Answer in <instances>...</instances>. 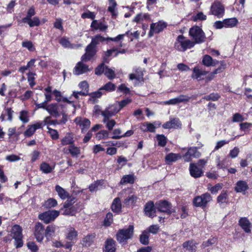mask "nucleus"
Here are the masks:
<instances>
[{
  "label": "nucleus",
  "mask_w": 252,
  "mask_h": 252,
  "mask_svg": "<svg viewBox=\"0 0 252 252\" xmlns=\"http://www.w3.org/2000/svg\"><path fill=\"white\" fill-rule=\"evenodd\" d=\"M105 40L106 38L100 35H97L93 37L91 43L86 47L85 54L82 56V61H90L96 53V45Z\"/></svg>",
  "instance_id": "1"
},
{
  "label": "nucleus",
  "mask_w": 252,
  "mask_h": 252,
  "mask_svg": "<svg viewBox=\"0 0 252 252\" xmlns=\"http://www.w3.org/2000/svg\"><path fill=\"white\" fill-rule=\"evenodd\" d=\"M194 46V42L187 39L183 35H179L174 43L175 48L180 52H185Z\"/></svg>",
  "instance_id": "2"
},
{
  "label": "nucleus",
  "mask_w": 252,
  "mask_h": 252,
  "mask_svg": "<svg viewBox=\"0 0 252 252\" xmlns=\"http://www.w3.org/2000/svg\"><path fill=\"white\" fill-rule=\"evenodd\" d=\"M189 36L193 39L194 45L200 44L205 41L206 36L202 30L198 26H194L189 31Z\"/></svg>",
  "instance_id": "3"
},
{
  "label": "nucleus",
  "mask_w": 252,
  "mask_h": 252,
  "mask_svg": "<svg viewBox=\"0 0 252 252\" xmlns=\"http://www.w3.org/2000/svg\"><path fill=\"white\" fill-rule=\"evenodd\" d=\"M133 230L134 226L132 225H129L127 228L119 230L116 235L117 240L122 243L130 239L133 236Z\"/></svg>",
  "instance_id": "4"
},
{
  "label": "nucleus",
  "mask_w": 252,
  "mask_h": 252,
  "mask_svg": "<svg viewBox=\"0 0 252 252\" xmlns=\"http://www.w3.org/2000/svg\"><path fill=\"white\" fill-rule=\"evenodd\" d=\"M22 228L18 225H14L11 230V236L14 239V245L16 248H21L23 245Z\"/></svg>",
  "instance_id": "5"
},
{
  "label": "nucleus",
  "mask_w": 252,
  "mask_h": 252,
  "mask_svg": "<svg viewBox=\"0 0 252 252\" xmlns=\"http://www.w3.org/2000/svg\"><path fill=\"white\" fill-rule=\"evenodd\" d=\"M212 200L210 194L206 192L201 195L195 197L193 200V205L198 207L205 208L207 204Z\"/></svg>",
  "instance_id": "6"
},
{
  "label": "nucleus",
  "mask_w": 252,
  "mask_h": 252,
  "mask_svg": "<svg viewBox=\"0 0 252 252\" xmlns=\"http://www.w3.org/2000/svg\"><path fill=\"white\" fill-rule=\"evenodd\" d=\"M224 14V8L223 5L219 1H215L211 6L209 14L220 18L223 17Z\"/></svg>",
  "instance_id": "7"
},
{
  "label": "nucleus",
  "mask_w": 252,
  "mask_h": 252,
  "mask_svg": "<svg viewBox=\"0 0 252 252\" xmlns=\"http://www.w3.org/2000/svg\"><path fill=\"white\" fill-rule=\"evenodd\" d=\"M156 208L159 212L165 213L168 215L174 212V210L172 208L171 204L163 200H160L156 203Z\"/></svg>",
  "instance_id": "8"
},
{
  "label": "nucleus",
  "mask_w": 252,
  "mask_h": 252,
  "mask_svg": "<svg viewBox=\"0 0 252 252\" xmlns=\"http://www.w3.org/2000/svg\"><path fill=\"white\" fill-rule=\"evenodd\" d=\"M60 212L56 210H51L46 211L43 213L40 214L38 218L40 220H43L45 223H49L53 221L57 217L59 216Z\"/></svg>",
  "instance_id": "9"
},
{
  "label": "nucleus",
  "mask_w": 252,
  "mask_h": 252,
  "mask_svg": "<svg viewBox=\"0 0 252 252\" xmlns=\"http://www.w3.org/2000/svg\"><path fill=\"white\" fill-rule=\"evenodd\" d=\"M167 27V24L164 21H159L156 23H153L150 25V30L148 33L150 37H152L155 33L161 32Z\"/></svg>",
  "instance_id": "10"
},
{
  "label": "nucleus",
  "mask_w": 252,
  "mask_h": 252,
  "mask_svg": "<svg viewBox=\"0 0 252 252\" xmlns=\"http://www.w3.org/2000/svg\"><path fill=\"white\" fill-rule=\"evenodd\" d=\"M156 204L152 201H149L144 206V211L146 216L153 218L156 216Z\"/></svg>",
  "instance_id": "11"
},
{
  "label": "nucleus",
  "mask_w": 252,
  "mask_h": 252,
  "mask_svg": "<svg viewBox=\"0 0 252 252\" xmlns=\"http://www.w3.org/2000/svg\"><path fill=\"white\" fill-rule=\"evenodd\" d=\"M34 236L38 242H41L42 241L43 238L45 236V228L42 223L37 222L35 226Z\"/></svg>",
  "instance_id": "12"
},
{
  "label": "nucleus",
  "mask_w": 252,
  "mask_h": 252,
  "mask_svg": "<svg viewBox=\"0 0 252 252\" xmlns=\"http://www.w3.org/2000/svg\"><path fill=\"white\" fill-rule=\"evenodd\" d=\"M74 122L79 125L81 129L82 132H84L88 129L91 126L90 121L86 118H82L78 117L74 120Z\"/></svg>",
  "instance_id": "13"
},
{
  "label": "nucleus",
  "mask_w": 252,
  "mask_h": 252,
  "mask_svg": "<svg viewBox=\"0 0 252 252\" xmlns=\"http://www.w3.org/2000/svg\"><path fill=\"white\" fill-rule=\"evenodd\" d=\"M182 124L178 118H173L164 123L162 125V127L165 129L172 128H180Z\"/></svg>",
  "instance_id": "14"
},
{
  "label": "nucleus",
  "mask_w": 252,
  "mask_h": 252,
  "mask_svg": "<svg viewBox=\"0 0 252 252\" xmlns=\"http://www.w3.org/2000/svg\"><path fill=\"white\" fill-rule=\"evenodd\" d=\"M82 61L78 62L73 69V73L75 75H80L87 72L89 70L88 66L84 64Z\"/></svg>",
  "instance_id": "15"
},
{
  "label": "nucleus",
  "mask_w": 252,
  "mask_h": 252,
  "mask_svg": "<svg viewBox=\"0 0 252 252\" xmlns=\"http://www.w3.org/2000/svg\"><path fill=\"white\" fill-rule=\"evenodd\" d=\"M63 107V105H58L57 104H51L48 105L46 108V110L52 116L54 117H58L60 115L59 112V107Z\"/></svg>",
  "instance_id": "16"
},
{
  "label": "nucleus",
  "mask_w": 252,
  "mask_h": 252,
  "mask_svg": "<svg viewBox=\"0 0 252 252\" xmlns=\"http://www.w3.org/2000/svg\"><path fill=\"white\" fill-rule=\"evenodd\" d=\"M144 70L140 67H134L129 75V79H143Z\"/></svg>",
  "instance_id": "17"
},
{
  "label": "nucleus",
  "mask_w": 252,
  "mask_h": 252,
  "mask_svg": "<svg viewBox=\"0 0 252 252\" xmlns=\"http://www.w3.org/2000/svg\"><path fill=\"white\" fill-rule=\"evenodd\" d=\"M189 172L190 175L195 178L200 177L203 173L202 170L194 163L190 164Z\"/></svg>",
  "instance_id": "18"
},
{
  "label": "nucleus",
  "mask_w": 252,
  "mask_h": 252,
  "mask_svg": "<svg viewBox=\"0 0 252 252\" xmlns=\"http://www.w3.org/2000/svg\"><path fill=\"white\" fill-rule=\"evenodd\" d=\"M81 206H82V204H77L71 207H63L64 209L63 214L65 216H73L75 215L78 210H81L82 209V207L79 208Z\"/></svg>",
  "instance_id": "19"
},
{
  "label": "nucleus",
  "mask_w": 252,
  "mask_h": 252,
  "mask_svg": "<svg viewBox=\"0 0 252 252\" xmlns=\"http://www.w3.org/2000/svg\"><path fill=\"white\" fill-rule=\"evenodd\" d=\"M91 27L93 30H99L101 32L105 31L108 26L103 22H99L96 20H94L91 23Z\"/></svg>",
  "instance_id": "20"
},
{
  "label": "nucleus",
  "mask_w": 252,
  "mask_h": 252,
  "mask_svg": "<svg viewBox=\"0 0 252 252\" xmlns=\"http://www.w3.org/2000/svg\"><path fill=\"white\" fill-rule=\"evenodd\" d=\"M202 62V64L207 67L215 66L219 63L218 61L213 60L210 56L208 55L203 56Z\"/></svg>",
  "instance_id": "21"
},
{
  "label": "nucleus",
  "mask_w": 252,
  "mask_h": 252,
  "mask_svg": "<svg viewBox=\"0 0 252 252\" xmlns=\"http://www.w3.org/2000/svg\"><path fill=\"white\" fill-rule=\"evenodd\" d=\"M201 155V154L197 150L196 147H190L189 149L188 152L184 156L185 160L188 161L189 160L190 156H192L194 158H199Z\"/></svg>",
  "instance_id": "22"
},
{
  "label": "nucleus",
  "mask_w": 252,
  "mask_h": 252,
  "mask_svg": "<svg viewBox=\"0 0 252 252\" xmlns=\"http://www.w3.org/2000/svg\"><path fill=\"white\" fill-rule=\"evenodd\" d=\"M198 244V243L191 240L184 242L183 244V247L189 252H195Z\"/></svg>",
  "instance_id": "23"
},
{
  "label": "nucleus",
  "mask_w": 252,
  "mask_h": 252,
  "mask_svg": "<svg viewBox=\"0 0 252 252\" xmlns=\"http://www.w3.org/2000/svg\"><path fill=\"white\" fill-rule=\"evenodd\" d=\"M249 189L248 185L245 181H239L236 184L235 190L237 192H245Z\"/></svg>",
  "instance_id": "24"
},
{
  "label": "nucleus",
  "mask_w": 252,
  "mask_h": 252,
  "mask_svg": "<svg viewBox=\"0 0 252 252\" xmlns=\"http://www.w3.org/2000/svg\"><path fill=\"white\" fill-rule=\"evenodd\" d=\"M217 202L220 206L223 207L228 201V196L226 191L222 190L217 198Z\"/></svg>",
  "instance_id": "25"
},
{
  "label": "nucleus",
  "mask_w": 252,
  "mask_h": 252,
  "mask_svg": "<svg viewBox=\"0 0 252 252\" xmlns=\"http://www.w3.org/2000/svg\"><path fill=\"white\" fill-rule=\"evenodd\" d=\"M111 209L113 212L120 213L122 209V203L119 197L115 198L112 203Z\"/></svg>",
  "instance_id": "26"
},
{
  "label": "nucleus",
  "mask_w": 252,
  "mask_h": 252,
  "mask_svg": "<svg viewBox=\"0 0 252 252\" xmlns=\"http://www.w3.org/2000/svg\"><path fill=\"white\" fill-rule=\"evenodd\" d=\"M239 225L246 233L251 232V223L246 218H243L239 220Z\"/></svg>",
  "instance_id": "27"
},
{
  "label": "nucleus",
  "mask_w": 252,
  "mask_h": 252,
  "mask_svg": "<svg viewBox=\"0 0 252 252\" xmlns=\"http://www.w3.org/2000/svg\"><path fill=\"white\" fill-rule=\"evenodd\" d=\"M66 238L72 242H76L78 236V232L73 227H70L67 230Z\"/></svg>",
  "instance_id": "28"
},
{
  "label": "nucleus",
  "mask_w": 252,
  "mask_h": 252,
  "mask_svg": "<svg viewBox=\"0 0 252 252\" xmlns=\"http://www.w3.org/2000/svg\"><path fill=\"white\" fill-rule=\"evenodd\" d=\"M208 72L205 71L200 66H195L193 69L192 76L196 78H199L206 75Z\"/></svg>",
  "instance_id": "29"
},
{
  "label": "nucleus",
  "mask_w": 252,
  "mask_h": 252,
  "mask_svg": "<svg viewBox=\"0 0 252 252\" xmlns=\"http://www.w3.org/2000/svg\"><path fill=\"white\" fill-rule=\"evenodd\" d=\"M56 226L53 224L47 226L45 229V236L48 241H49L52 236L54 234Z\"/></svg>",
  "instance_id": "30"
},
{
  "label": "nucleus",
  "mask_w": 252,
  "mask_h": 252,
  "mask_svg": "<svg viewBox=\"0 0 252 252\" xmlns=\"http://www.w3.org/2000/svg\"><path fill=\"white\" fill-rule=\"evenodd\" d=\"M224 25L225 28H232L236 27L239 23L238 20L236 18H231L225 19Z\"/></svg>",
  "instance_id": "31"
},
{
  "label": "nucleus",
  "mask_w": 252,
  "mask_h": 252,
  "mask_svg": "<svg viewBox=\"0 0 252 252\" xmlns=\"http://www.w3.org/2000/svg\"><path fill=\"white\" fill-rule=\"evenodd\" d=\"M55 189L60 197L63 200L67 198L69 196V193L59 185L56 186Z\"/></svg>",
  "instance_id": "32"
},
{
  "label": "nucleus",
  "mask_w": 252,
  "mask_h": 252,
  "mask_svg": "<svg viewBox=\"0 0 252 252\" xmlns=\"http://www.w3.org/2000/svg\"><path fill=\"white\" fill-rule=\"evenodd\" d=\"M23 21L24 23H27L30 27H33L39 26L40 24V20L37 17H34L33 18H23Z\"/></svg>",
  "instance_id": "33"
},
{
  "label": "nucleus",
  "mask_w": 252,
  "mask_h": 252,
  "mask_svg": "<svg viewBox=\"0 0 252 252\" xmlns=\"http://www.w3.org/2000/svg\"><path fill=\"white\" fill-rule=\"evenodd\" d=\"M105 250L106 252H115V242L112 239H107L105 242Z\"/></svg>",
  "instance_id": "34"
},
{
  "label": "nucleus",
  "mask_w": 252,
  "mask_h": 252,
  "mask_svg": "<svg viewBox=\"0 0 252 252\" xmlns=\"http://www.w3.org/2000/svg\"><path fill=\"white\" fill-rule=\"evenodd\" d=\"M95 237L94 234H89L84 237L82 240V244L83 246L89 247L94 242V239Z\"/></svg>",
  "instance_id": "35"
},
{
  "label": "nucleus",
  "mask_w": 252,
  "mask_h": 252,
  "mask_svg": "<svg viewBox=\"0 0 252 252\" xmlns=\"http://www.w3.org/2000/svg\"><path fill=\"white\" fill-rule=\"evenodd\" d=\"M181 156L180 154L174 153H170L167 155L165 158V160L168 164L172 162L177 161L178 159L181 158Z\"/></svg>",
  "instance_id": "36"
},
{
  "label": "nucleus",
  "mask_w": 252,
  "mask_h": 252,
  "mask_svg": "<svg viewBox=\"0 0 252 252\" xmlns=\"http://www.w3.org/2000/svg\"><path fill=\"white\" fill-rule=\"evenodd\" d=\"M40 169L43 173L48 174L53 171L54 167L51 166L48 163L45 162H43L40 165Z\"/></svg>",
  "instance_id": "37"
},
{
  "label": "nucleus",
  "mask_w": 252,
  "mask_h": 252,
  "mask_svg": "<svg viewBox=\"0 0 252 252\" xmlns=\"http://www.w3.org/2000/svg\"><path fill=\"white\" fill-rule=\"evenodd\" d=\"M68 151L73 157H77L80 154V148L75 146L73 144L69 146Z\"/></svg>",
  "instance_id": "38"
},
{
  "label": "nucleus",
  "mask_w": 252,
  "mask_h": 252,
  "mask_svg": "<svg viewBox=\"0 0 252 252\" xmlns=\"http://www.w3.org/2000/svg\"><path fill=\"white\" fill-rule=\"evenodd\" d=\"M149 235L148 234V232L145 230L140 236V242L143 245H148L149 242Z\"/></svg>",
  "instance_id": "39"
},
{
  "label": "nucleus",
  "mask_w": 252,
  "mask_h": 252,
  "mask_svg": "<svg viewBox=\"0 0 252 252\" xmlns=\"http://www.w3.org/2000/svg\"><path fill=\"white\" fill-rule=\"evenodd\" d=\"M57 201L55 199L50 198L44 202L43 206L46 208H51L57 206Z\"/></svg>",
  "instance_id": "40"
},
{
  "label": "nucleus",
  "mask_w": 252,
  "mask_h": 252,
  "mask_svg": "<svg viewBox=\"0 0 252 252\" xmlns=\"http://www.w3.org/2000/svg\"><path fill=\"white\" fill-rule=\"evenodd\" d=\"M73 138L70 134L66 135L61 141L62 145L64 146L66 145H73L74 143Z\"/></svg>",
  "instance_id": "41"
},
{
  "label": "nucleus",
  "mask_w": 252,
  "mask_h": 252,
  "mask_svg": "<svg viewBox=\"0 0 252 252\" xmlns=\"http://www.w3.org/2000/svg\"><path fill=\"white\" fill-rule=\"evenodd\" d=\"M137 197L134 194L128 195L124 201V203L126 205L134 204L136 202Z\"/></svg>",
  "instance_id": "42"
},
{
  "label": "nucleus",
  "mask_w": 252,
  "mask_h": 252,
  "mask_svg": "<svg viewBox=\"0 0 252 252\" xmlns=\"http://www.w3.org/2000/svg\"><path fill=\"white\" fill-rule=\"evenodd\" d=\"M103 122L106 124V127L109 130H112L116 124V122L113 119H103Z\"/></svg>",
  "instance_id": "43"
},
{
  "label": "nucleus",
  "mask_w": 252,
  "mask_h": 252,
  "mask_svg": "<svg viewBox=\"0 0 252 252\" xmlns=\"http://www.w3.org/2000/svg\"><path fill=\"white\" fill-rule=\"evenodd\" d=\"M134 177L133 175H127L124 176L121 180V184H125L127 183L132 184L134 182Z\"/></svg>",
  "instance_id": "44"
},
{
  "label": "nucleus",
  "mask_w": 252,
  "mask_h": 252,
  "mask_svg": "<svg viewBox=\"0 0 252 252\" xmlns=\"http://www.w3.org/2000/svg\"><path fill=\"white\" fill-rule=\"evenodd\" d=\"M220 97V95L218 93H211L208 95L205 96L202 98V99L208 101H217Z\"/></svg>",
  "instance_id": "45"
},
{
  "label": "nucleus",
  "mask_w": 252,
  "mask_h": 252,
  "mask_svg": "<svg viewBox=\"0 0 252 252\" xmlns=\"http://www.w3.org/2000/svg\"><path fill=\"white\" fill-rule=\"evenodd\" d=\"M225 64L223 62H221L220 66L215 69L213 72H211L210 74V76L213 78L216 77L217 76L215 75L222 72L223 69L225 68Z\"/></svg>",
  "instance_id": "46"
},
{
  "label": "nucleus",
  "mask_w": 252,
  "mask_h": 252,
  "mask_svg": "<svg viewBox=\"0 0 252 252\" xmlns=\"http://www.w3.org/2000/svg\"><path fill=\"white\" fill-rule=\"evenodd\" d=\"M23 47L27 48L30 51H34L35 50L34 46L31 41L26 40L22 43Z\"/></svg>",
  "instance_id": "47"
},
{
  "label": "nucleus",
  "mask_w": 252,
  "mask_h": 252,
  "mask_svg": "<svg viewBox=\"0 0 252 252\" xmlns=\"http://www.w3.org/2000/svg\"><path fill=\"white\" fill-rule=\"evenodd\" d=\"M115 88L116 86L115 84L112 83L111 82H108L101 88H100V90H102V91H106L108 92H111L114 91Z\"/></svg>",
  "instance_id": "48"
},
{
  "label": "nucleus",
  "mask_w": 252,
  "mask_h": 252,
  "mask_svg": "<svg viewBox=\"0 0 252 252\" xmlns=\"http://www.w3.org/2000/svg\"><path fill=\"white\" fill-rule=\"evenodd\" d=\"M157 139L158 141V145L164 147L166 145L167 143V138L164 135H158Z\"/></svg>",
  "instance_id": "49"
},
{
  "label": "nucleus",
  "mask_w": 252,
  "mask_h": 252,
  "mask_svg": "<svg viewBox=\"0 0 252 252\" xmlns=\"http://www.w3.org/2000/svg\"><path fill=\"white\" fill-rule=\"evenodd\" d=\"M114 115V113L111 110H110L108 107L101 112V115L104 117L103 119H110V118Z\"/></svg>",
  "instance_id": "50"
},
{
  "label": "nucleus",
  "mask_w": 252,
  "mask_h": 252,
  "mask_svg": "<svg viewBox=\"0 0 252 252\" xmlns=\"http://www.w3.org/2000/svg\"><path fill=\"white\" fill-rule=\"evenodd\" d=\"M114 115V113L111 110H110L108 107L101 112V115L104 117L103 119H110V118Z\"/></svg>",
  "instance_id": "51"
},
{
  "label": "nucleus",
  "mask_w": 252,
  "mask_h": 252,
  "mask_svg": "<svg viewBox=\"0 0 252 252\" xmlns=\"http://www.w3.org/2000/svg\"><path fill=\"white\" fill-rule=\"evenodd\" d=\"M104 74L109 79H113L115 77L114 70L111 68H108L107 66H105Z\"/></svg>",
  "instance_id": "52"
},
{
  "label": "nucleus",
  "mask_w": 252,
  "mask_h": 252,
  "mask_svg": "<svg viewBox=\"0 0 252 252\" xmlns=\"http://www.w3.org/2000/svg\"><path fill=\"white\" fill-rule=\"evenodd\" d=\"M113 222V214L109 212L106 214V218L104 221V224L105 226L110 225Z\"/></svg>",
  "instance_id": "53"
},
{
  "label": "nucleus",
  "mask_w": 252,
  "mask_h": 252,
  "mask_svg": "<svg viewBox=\"0 0 252 252\" xmlns=\"http://www.w3.org/2000/svg\"><path fill=\"white\" fill-rule=\"evenodd\" d=\"M79 88L82 90V92H87V95L89 94V84L88 82L84 80L80 82L79 84Z\"/></svg>",
  "instance_id": "54"
},
{
  "label": "nucleus",
  "mask_w": 252,
  "mask_h": 252,
  "mask_svg": "<svg viewBox=\"0 0 252 252\" xmlns=\"http://www.w3.org/2000/svg\"><path fill=\"white\" fill-rule=\"evenodd\" d=\"M129 31L126 32L125 33L122 34H119L116 37H107L106 40H110L113 41H118L122 40L126 35H128Z\"/></svg>",
  "instance_id": "55"
},
{
  "label": "nucleus",
  "mask_w": 252,
  "mask_h": 252,
  "mask_svg": "<svg viewBox=\"0 0 252 252\" xmlns=\"http://www.w3.org/2000/svg\"><path fill=\"white\" fill-rule=\"evenodd\" d=\"M117 92H122L126 95L130 94V93L129 89L127 88L125 84H121L120 85L118 88Z\"/></svg>",
  "instance_id": "56"
},
{
  "label": "nucleus",
  "mask_w": 252,
  "mask_h": 252,
  "mask_svg": "<svg viewBox=\"0 0 252 252\" xmlns=\"http://www.w3.org/2000/svg\"><path fill=\"white\" fill-rule=\"evenodd\" d=\"M60 43L65 48L73 47L68 39L65 37H62L60 40Z\"/></svg>",
  "instance_id": "57"
},
{
  "label": "nucleus",
  "mask_w": 252,
  "mask_h": 252,
  "mask_svg": "<svg viewBox=\"0 0 252 252\" xmlns=\"http://www.w3.org/2000/svg\"><path fill=\"white\" fill-rule=\"evenodd\" d=\"M149 18V15L148 14L140 13L137 14L133 20V21L138 23L143 20L144 19H147Z\"/></svg>",
  "instance_id": "58"
},
{
  "label": "nucleus",
  "mask_w": 252,
  "mask_h": 252,
  "mask_svg": "<svg viewBox=\"0 0 252 252\" xmlns=\"http://www.w3.org/2000/svg\"><path fill=\"white\" fill-rule=\"evenodd\" d=\"M132 101V100L130 98H127L126 99H123L121 101H119L117 103V104L119 105V107L121 110L122 108H123L124 107H125L127 104L131 103Z\"/></svg>",
  "instance_id": "59"
},
{
  "label": "nucleus",
  "mask_w": 252,
  "mask_h": 252,
  "mask_svg": "<svg viewBox=\"0 0 252 252\" xmlns=\"http://www.w3.org/2000/svg\"><path fill=\"white\" fill-rule=\"evenodd\" d=\"M96 136L98 139L108 138L109 132L106 130H102L97 133Z\"/></svg>",
  "instance_id": "60"
},
{
  "label": "nucleus",
  "mask_w": 252,
  "mask_h": 252,
  "mask_svg": "<svg viewBox=\"0 0 252 252\" xmlns=\"http://www.w3.org/2000/svg\"><path fill=\"white\" fill-rule=\"evenodd\" d=\"M48 132L50 134L51 137L53 139H57L59 138V134L58 131L54 129L47 127Z\"/></svg>",
  "instance_id": "61"
},
{
  "label": "nucleus",
  "mask_w": 252,
  "mask_h": 252,
  "mask_svg": "<svg viewBox=\"0 0 252 252\" xmlns=\"http://www.w3.org/2000/svg\"><path fill=\"white\" fill-rule=\"evenodd\" d=\"M105 66L104 63L99 64L95 69V73L96 75H100L102 73H104Z\"/></svg>",
  "instance_id": "62"
},
{
  "label": "nucleus",
  "mask_w": 252,
  "mask_h": 252,
  "mask_svg": "<svg viewBox=\"0 0 252 252\" xmlns=\"http://www.w3.org/2000/svg\"><path fill=\"white\" fill-rule=\"evenodd\" d=\"M206 19V16L204 15L202 12H198L193 17V20L194 21H197V20H205Z\"/></svg>",
  "instance_id": "63"
},
{
  "label": "nucleus",
  "mask_w": 252,
  "mask_h": 252,
  "mask_svg": "<svg viewBox=\"0 0 252 252\" xmlns=\"http://www.w3.org/2000/svg\"><path fill=\"white\" fill-rule=\"evenodd\" d=\"M27 247L32 252H37L38 248L37 246L33 242H29L27 243Z\"/></svg>",
  "instance_id": "64"
}]
</instances>
